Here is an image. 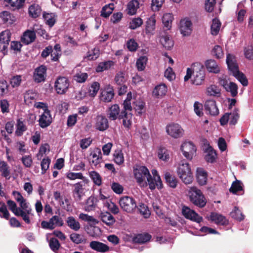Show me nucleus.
Returning a JSON list of instances; mask_svg holds the SVG:
<instances>
[{
  "label": "nucleus",
  "instance_id": "nucleus-11",
  "mask_svg": "<svg viewBox=\"0 0 253 253\" xmlns=\"http://www.w3.org/2000/svg\"><path fill=\"white\" fill-rule=\"evenodd\" d=\"M181 150L186 159L191 160L196 152V147L192 142H185L181 145Z\"/></svg>",
  "mask_w": 253,
  "mask_h": 253
},
{
  "label": "nucleus",
  "instance_id": "nucleus-4",
  "mask_svg": "<svg viewBox=\"0 0 253 253\" xmlns=\"http://www.w3.org/2000/svg\"><path fill=\"white\" fill-rule=\"evenodd\" d=\"M189 200L195 206L202 208L205 207L207 200L201 190L195 186L190 187L188 191Z\"/></svg>",
  "mask_w": 253,
  "mask_h": 253
},
{
  "label": "nucleus",
  "instance_id": "nucleus-23",
  "mask_svg": "<svg viewBox=\"0 0 253 253\" xmlns=\"http://www.w3.org/2000/svg\"><path fill=\"white\" fill-rule=\"evenodd\" d=\"M89 246L93 250L100 253H105L109 250V247L107 245L98 241H91Z\"/></svg>",
  "mask_w": 253,
  "mask_h": 253
},
{
  "label": "nucleus",
  "instance_id": "nucleus-20",
  "mask_svg": "<svg viewBox=\"0 0 253 253\" xmlns=\"http://www.w3.org/2000/svg\"><path fill=\"white\" fill-rule=\"evenodd\" d=\"M196 179L198 183L200 185L203 186L206 185L207 183L208 179L207 172L203 168H197L196 171Z\"/></svg>",
  "mask_w": 253,
  "mask_h": 253
},
{
  "label": "nucleus",
  "instance_id": "nucleus-7",
  "mask_svg": "<svg viewBox=\"0 0 253 253\" xmlns=\"http://www.w3.org/2000/svg\"><path fill=\"white\" fill-rule=\"evenodd\" d=\"M119 204L121 209L128 213L133 212L137 207L134 199L127 196L121 197L119 200Z\"/></svg>",
  "mask_w": 253,
  "mask_h": 253
},
{
  "label": "nucleus",
  "instance_id": "nucleus-3",
  "mask_svg": "<svg viewBox=\"0 0 253 253\" xmlns=\"http://www.w3.org/2000/svg\"><path fill=\"white\" fill-rule=\"evenodd\" d=\"M226 63L229 70L233 75L244 85H248V80L246 76L239 70L238 65L235 57L232 54H228L226 57Z\"/></svg>",
  "mask_w": 253,
  "mask_h": 253
},
{
  "label": "nucleus",
  "instance_id": "nucleus-44",
  "mask_svg": "<svg viewBox=\"0 0 253 253\" xmlns=\"http://www.w3.org/2000/svg\"><path fill=\"white\" fill-rule=\"evenodd\" d=\"M114 8V4L113 3L105 5L101 10V16L105 18L108 17L112 13Z\"/></svg>",
  "mask_w": 253,
  "mask_h": 253
},
{
  "label": "nucleus",
  "instance_id": "nucleus-17",
  "mask_svg": "<svg viewBox=\"0 0 253 253\" xmlns=\"http://www.w3.org/2000/svg\"><path fill=\"white\" fill-rule=\"evenodd\" d=\"M210 219L217 225L225 226L229 223L228 220L224 216L216 212H211Z\"/></svg>",
  "mask_w": 253,
  "mask_h": 253
},
{
  "label": "nucleus",
  "instance_id": "nucleus-42",
  "mask_svg": "<svg viewBox=\"0 0 253 253\" xmlns=\"http://www.w3.org/2000/svg\"><path fill=\"white\" fill-rule=\"evenodd\" d=\"M114 65V62L112 61H107L100 63L96 68L97 72H102L110 69Z\"/></svg>",
  "mask_w": 253,
  "mask_h": 253
},
{
  "label": "nucleus",
  "instance_id": "nucleus-30",
  "mask_svg": "<svg viewBox=\"0 0 253 253\" xmlns=\"http://www.w3.org/2000/svg\"><path fill=\"white\" fill-rule=\"evenodd\" d=\"M173 19L172 14L169 13H165L162 18V23L166 30H170L171 27L172 22Z\"/></svg>",
  "mask_w": 253,
  "mask_h": 253
},
{
  "label": "nucleus",
  "instance_id": "nucleus-34",
  "mask_svg": "<svg viewBox=\"0 0 253 253\" xmlns=\"http://www.w3.org/2000/svg\"><path fill=\"white\" fill-rule=\"evenodd\" d=\"M160 42L167 49H170L173 45V42L170 37L167 34L161 36Z\"/></svg>",
  "mask_w": 253,
  "mask_h": 253
},
{
  "label": "nucleus",
  "instance_id": "nucleus-47",
  "mask_svg": "<svg viewBox=\"0 0 253 253\" xmlns=\"http://www.w3.org/2000/svg\"><path fill=\"white\" fill-rule=\"evenodd\" d=\"M84 182L80 181L75 184L74 186L75 189L74 192L77 195L78 200H81L82 199V194L84 191Z\"/></svg>",
  "mask_w": 253,
  "mask_h": 253
},
{
  "label": "nucleus",
  "instance_id": "nucleus-18",
  "mask_svg": "<svg viewBox=\"0 0 253 253\" xmlns=\"http://www.w3.org/2000/svg\"><path fill=\"white\" fill-rule=\"evenodd\" d=\"M205 66L209 73L218 74L220 71L219 65L213 59H208L205 61Z\"/></svg>",
  "mask_w": 253,
  "mask_h": 253
},
{
  "label": "nucleus",
  "instance_id": "nucleus-39",
  "mask_svg": "<svg viewBox=\"0 0 253 253\" xmlns=\"http://www.w3.org/2000/svg\"><path fill=\"white\" fill-rule=\"evenodd\" d=\"M0 171L1 173V176L6 178L7 179L10 178L9 167L4 161L0 162Z\"/></svg>",
  "mask_w": 253,
  "mask_h": 253
},
{
  "label": "nucleus",
  "instance_id": "nucleus-38",
  "mask_svg": "<svg viewBox=\"0 0 253 253\" xmlns=\"http://www.w3.org/2000/svg\"><path fill=\"white\" fill-rule=\"evenodd\" d=\"M70 240L76 244L81 243L85 244L86 242V239L84 236L77 233H73L70 235Z\"/></svg>",
  "mask_w": 253,
  "mask_h": 253
},
{
  "label": "nucleus",
  "instance_id": "nucleus-21",
  "mask_svg": "<svg viewBox=\"0 0 253 253\" xmlns=\"http://www.w3.org/2000/svg\"><path fill=\"white\" fill-rule=\"evenodd\" d=\"M108 115L109 118L113 121L116 120L117 119H124V118H120L119 116L121 115L120 109L118 104H114L112 105L108 111Z\"/></svg>",
  "mask_w": 253,
  "mask_h": 253
},
{
  "label": "nucleus",
  "instance_id": "nucleus-49",
  "mask_svg": "<svg viewBox=\"0 0 253 253\" xmlns=\"http://www.w3.org/2000/svg\"><path fill=\"white\" fill-rule=\"evenodd\" d=\"M230 114V122L229 123L231 125H235L240 118L239 113V109L235 108L232 112Z\"/></svg>",
  "mask_w": 253,
  "mask_h": 253
},
{
  "label": "nucleus",
  "instance_id": "nucleus-52",
  "mask_svg": "<svg viewBox=\"0 0 253 253\" xmlns=\"http://www.w3.org/2000/svg\"><path fill=\"white\" fill-rule=\"evenodd\" d=\"M167 92V87L164 84L156 86L154 89V95H165Z\"/></svg>",
  "mask_w": 253,
  "mask_h": 253
},
{
  "label": "nucleus",
  "instance_id": "nucleus-46",
  "mask_svg": "<svg viewBox=\"0 0 253 253\" xmlns=\"http://www.w3.org/2000/svg\"><path fill=\"white\" fill-rule=\"evenodd\" d=\"M230 216L233 218L240 221L244 219V215L237 207H235L234 210L230 212Z\"/></svg>",
  "mask_w": 253,
  "mask_h": 253
},
{
  "label": "nucleus",
  "instance_id": "nucleus-64",
  "mask_svg": "<svg viewBox=\"0 0 253 253\" xmlns=\"http://www.w3.org/2000/svg\"><path fill=\"white\" fill-rule=\"evenodd\" d=\"M99 53V50L98 48H94L88 52L86 57L88 60H95L98 58Z\"/></svg>",
  "mask_w": 253,
  "mask_h": 253
},
{
  "label": "nucleus",
  "instance_id": "nucleus-13",
  "mask_svg": "<svg viewBox=\"0 0 253 253\" xmlns=\"http://www.w3.org/2000/svg\"><path fill=\"white\" fill-rule=\"evenodd\" d=\"M52 119L50 111L49 110H45L43 113L40 116L39 120V124L42 128H46L49 126L52 123Z\"/></svg>",
  "mask_w": 253,
  "mask_h": 253
},
{
  "label": "nucleus",
  "instance_id": "nucleus-53",
  "mask_svg": "<svg viewBox=\"0 0 253 253\" xmlns=\"http://www.w3.org/2000/svg\"><path fill=\"white\" fill-rule=\"evenodd\" d=\"M114 161L119 165H121L124 162V154L121 150H117L114 154Z\"/></svg>",
  "mask_w": 253,
  "mask_h": 253
},
{
  "label": "nucleus",
  "instance_id": "nucleus-63",
  "mask_svg": "<svg viewBox=\"0 0 253 253\" xmlns=\"http://www.w3.org/2000/svg\"><path fill=\"white\" fill-rule=\"evenodd\" d=\"M79 218L84 221L92 222L94 224L98 223V221L96 219L87 214L81 213L79 215Z\"/></svg>",
  "mask_w": 253,
  "mask_h": 253
},
{
  "label": "nucleus",
  "instance_id": "nucleus-35",
  "mask_svg": "<svg viewBox=\"0 0 253 253\" xmlns=\"http://www.w3.org/2000/svg\"><path fill=\"white\" fill-rule=\"evenodd\" d=\"M92 156L93 160H92L91 163L94 166H96L102 161V153L100 149L96 148L90 154Z\"/></svg>",
  "mask_w": 253,
  "mask_h": 253
},
{
  "label": "nucleus",
  "instance_id": "nucleus-16",
  "mask_svg": "<svg viewBox=\"0 0 253 253\" xmlns=\"http://www.w3.org/2000/svg\"><path fill=\"white\" fill-rule=\"evenodd\" d=\"M10 32L8 30H5L0 34V51L5 50L10 42Z\"/></svg>",
  "mask_w": 253,
  "mask_h": 253
},
{
  "label": "nucleus",
  "instance_id": "nucleus-5",
  "mask_svg": "<svg viewBox=\"0 0 253 253\" xmlns=\"http://www.w3.org/2000/svg\"><path fill=\"white\" fill-rule=\"evenodd\" d=\"M131 100L132 96H127L123 104L124 109L121 112L119 116L120 118H125L123 120V124L126 127H129L131 124L132 114L126 112L127 111H131L133 108Z\"/></svg>",
  "mask_w": 253,
  "mask_h": 253
},
{
  "label": "nucleus",
  "instance_id": "nucleus-48",
  "mask_svg": "<svg viewBox=\"0 0 253 253\" xmlns=\"http://www.w3.org/2000/svg\"><path fill=\"white\" fill-rule=\"evenodd\" d=\"M4 1L8 3L14 10L22 7L25 2V0H4Z\"/></svg>",
  "mask_w": 253,
  "mask_h": 253
},
{
  "label": "nucleus",
  "instance_id": "nucleus-37",
  "mask_svg": "<svg viewBox=\"0 0 253 253\" xmlns=\"http://www.w3.org/2000/svg\"><path fill=\"white\" fill-rule=\"evenodd\" d=\"M56 15L53 13H44L43 17L44 19L45 23L50 27H52L56 22Z\"/></svg>",
  "mask_w": 253,
  "mask_h": 253
},
{
  "label": "nucleus",
  "instance_id": "nucleus-33",
  "mask_svg": "<svg viewBox=\"0 0 253 253\" xmlns=\"http://www.w3.org/2000/svg\"><path fill=\"white\" fill-rule=\"evenodd\" d=\"M165 179L167 184L170 187L174 188L177 185V180L175 176L170 174L169 172L165 173Z\"/></svg>",
  "mask_w": 253,
  "mask_h": 253
},
{
  "label": "nucleus",
  "instance_id": "nucleus-22",
  "mask_svg": "<svg viewBox=\"0 0 253 253\" xmlns=\"http://www.w3.org/2000/svg\"><path fill=\"white\" fill-rule=\"evenodd\" d=\"M46 71V67L43 65L36 68L34 75L35 81L38 83L43 81L45 79Z\"/></svg>",
  "mask_w": 253,
  "mask_h": 253
},
{
  "label": "nucleus",
  "instance_id": "nucleus-60",
  "mask_svg": "<svg viewBox=\"0 0 253 253\" xmlns=\"http://www.w3.org/2000/svg\"><path fill=\"white\" fill-rule=\"evenodd\" d=\"M209 95H216L220 93V89L215 85H211L207 88Z\"/></svg>",
  "mask_w": 253,
  "mask_h": 253
},
{
  "label": "nucleus",
  "instance_id": "nucleus-55",
  "mask_svg": "<svg viewBox=\"0 0 253 253\" xmlns=\"http://www.w3.org/2000/svg\"><path fill=\"white\" fill-rule=\"evenodd\" d=\"M212 54L217 58H220L223 56V52L221 46L215 45L211 51Z\"/></svg>",
  "mask_w": 253,
  "mask_h": 253
},
{
  "label": "nucleus",
  "instance_id": "nucleus-41",
  "mask_svg": "<svg viewBox=\"0 0 253 253\" xmlns=\"http://www.w3.org/2000/svg\"><path fill=\"white\" fill-rule=\"evenodd\" d=\"M89 175L94 184L97 186L102 184V177L98 172L94 170L91 171L89 172Z\"/></svg>",
  "mask_w": 253,
  "mask_h": 253
},
{
  "label": "nucleus",
  "instance_id": "nucleus-1",
  "mask_svg": "<svg viewBox=\"0 0 253 253\" xmlns=\"http://www.w3.org/2000/svg\"><path fill=\"white\" fill-rule=\"evenodd\" d=\"M133 173L137 182L140 186L147 185V183L145 181V178H147L149 188L151 190L155 189L152 176L150 174L148 169L145 166H136L134 168Z\"/></svg>",
  "mask_w": 253,
  "mask_h": 253
},
{
  "label": "nucleus",
  "instance_id": "nucleus-9",
  "mask_svg": "<svg viewBox=\"0 0 253 253\" xmlns=\"http://www.w3.org/2000/svg\"><path fill=\"white\" fill-rule=\"evenodd\" d=\"M182 215L188 219L200 223L203 221V217L188 207L183 206L182 208Z\"/></svg>",
  "mask_w": 253,
  "mask_h": 253
},
{
  "label": "nucleus",
  "instance_id": "nucleus-56",
  "mask_svg": "<svg viewBox=\"0 0 253 253\" xmlns=\"http://www.w3.org/2000/svg\"><path fill=\"white\" fill-rule=\"evenodd\" d=\"M158 157L159 159L166 161L169 158L167 149L163 147L160 146L158 149Z\"/></svg>",
  "mask_w": 253,
  "mask_h": 253
},
{
  "label": "nucleus",
  "instance_id": "nucleus-62",
  "mask_svg": "<svg viewBox=\"0 0 253 253\" xmlns=\"http://www.w3.org/2000/svg\"><path fill=\"white\" fill-rule=\"evenodd\" d=\"M143 23V21L140 18L133 19L129 24V28L131 29H135L140 27Z\"/></svg>",
  "mask_w": 253,
  "mask_h": 253
},
{
  "label": "nucleus",
  "instance_id": "nucleus-12",
  "mask_svg": "<svg viewBox=\"0 0 253 253\" xmlns=\"http://www.w3.org/2000/svg\"><path fill=\"white\" fill-rule=\"evenodd\" d=\"M68 86V81L65 77H59L55 83V89L58 94H63L65 93Z\"/></svg>",
  "mask_w": 253,
  "mask_h": 253
},
{
  "label": "nucleus",
  "instance_id": "nucleus-50",
  "mask_svg": "<svg viewBox=\"0 0 253 253\" xmlns=\"http://www.w3.org/2000/svg\"><path fill=\"white\" fill-rule=\"evenodd\" d=\"M49 246L53 252L56 253L59 250L61 245L56 238H51L49 241Z\"/></svg>",
  "mask_w": 253,
  "mask_h": 253
},
{
  "label": "nucleus",
  "instance_id": "nucleus-57",
  "mask_svg": "<svg viewBox=\"0 0 253 253\" xmlns=\"http://www.w3.org/2000/svg\"><path fill=\"white\" fill-rule=\"evenodd\" d=\"M7 204L9 210L16 215H18V212L20 211L21 209L17 207L16 204L11 200L7 201Z\"/></svg>",
  "mask_w": 253,
  "mask_h": 253
},
{
  "label": "nucleus",
  "instance_id": "nucleus-28",
  "mask_svg": "<svg viewBox=\"0 0 253 253\" xmlns=\"http://www.w3.org/2000/svg\"><path fill=\"white\" fill-rule=\"evenodd\" d=\"M36 39V34L34 31L27 30L25 32L21 38L23 43L28 44L33 42Z\"/></svg>",
  "mask_w": 253,
  "mask_h": 253
},
{
  "label": "nucleus",
  "instance_id": "nucleus-40",
  "mask_svg": "<svg viewBox=\"0 0 253 253\" xmlns=\"http://www.w3.org/2000/svg\"><path fill=\"white\" fill-rule=\"evenodd\" d=\"M41 8L37 4H33L29 7V13L33 18L39 16L41 15Z\"/></svg>",
  "mask_w": 253,
  "mask_h": 253
},
{
  "label": "nucleus",
  "instance_id": "nucleus-26",
  "mask_svg": "<svg viewBox=\"0 0 253 253\" xmlns=\"http://www.w3.org/2000/svg\"><path fill=\"white\" fill-rule=\"evenodd\" d=\"M229 191L234 194L243 195L244 192L241 181L236 180L233 182Z\"/></svg>",
  "mask_w": 253,
  "mask_h": 253
},
{
  "label": "nucleus",
  "instance_id": "nucleus-31",
  "mask_svg": "<svg viewBox=\"0 0 253 253\" xmlns=\"http://www.w3.org/2000/svg\"><path fill=\"white\" fill-rule=\"evenodd\" d=\"M156 19L155 15H152L146 22L145 28L146 33L153 34L155 29Z\"/></svg>",
  "mask_w": 253,
  "mask_h": 253
},
{
  "label": "nucleus",
  "instance_id": "nucleus-45",
  "mask_svg": "<svg viewBox=\"0 0 253 253\" xmlns=\"http://www.w3.org/2000/svg\"><path fill=\"white\" fill-rule=\"evenodd\" d=\"M221 27V23L217 19H214L212 20L211 25V34L212 35H217Z\"/></svg>",
  "mask_w": 253,
  "mask_h": 253
},
{
  "label": "nucleus",
  "instance_id": "nucleus-25",
  "mask_svg": "<svg viewBox=\"0 0 253 253\" xmlns=\"http://www.w3.org/2000/svg\"><path fill=\"white\" fill-rule=\"evenodd\" d=\"M205 152L207 153L205 157L206 161L208 163H213L217 158L216 152L210 145L205 149Z\"/></svg>",
  "mask_w": 253,
  "mask_h": 253
},
{
  "label": "nucleus",
  "instance_id": "nucleus-10",
  "mask_svg": "<svg viewBox=\"0 0 253 253\" xmlns=\"http://www.w3.org/2000/svg\"><path fill=\"white\" fill-rule=\"evenodd\" d=\"M179 29L183 36L190 35L192 31V23L190 19L187 17L182 19L179 22Z\"/></svg>",
  "mask_w": 253,
  "mask_h": 253
},
{
  "label": "nucleus",
  "instance_id": "nucleus-51",
  "mask_svg": "<svg viewBox=\"0 0 253 253\" xmlns=\"http://www.w3.org/2000/svg\"><path fill=\"white\" fill-rule=\"evenodd\" d=\"M147 62V58L146 56H141L136 61V67L138 71H141L144 70Z\"/></svg>",
  "mask_w": 253,
  "mask_h": 253
},
{
  "label": "nucleus",
  "instance_id": "nucleus-19",
  "mask_svg": "<svg viewBox=\"0 0 253 253\" xmlns=\"http://www.w3.org/2000/svg\"><path fill=\"white\" fill-rule=\"evenodd\" d=\"M205 109L211 116H216L219 114L216 102L213 100H207L205 104Z\"/></svg>",
  "mask_w": 253,
  "mask_h": 253
},
{
  "label": "nucleus",
  "instance_id": "nucleus-32",
  "mask_svg": "<svg viewBox=\"0 0 253 253\" xmlns=\"http://www.w3.org/2000/svg\"><path fill=\"white\" fill-rule=\"evenodd\" d=\"M151 237V235L147 233L139 234L133 238V241L136 243L144 244L149 241Z\"/></svg>",
  "mask_w": 253,
  "mask_h": 253
},
{
  "label": "nucleus",
  "instance_id": "nucleus-27",
  "mask_svg": "<svg viewBox=\"0 0 253 253\" xmlns=\"http://www.w3.org/2000/svg\"><path fill=\"white\" fill-rule=\"evenodd\" d=\"M99 218L103 223L108 226L112 225L116 221L114 216L109 212H101Z\"/></svg>",
  "mask_w": 253,
  "mask_h": 253
},
{
  "label": "nucleus",
  "instance_id": "nucleus-58",
  "mask_svg": "<svg viewBox=\"0 0 253 253\" xmlns=\"http://www.w3.org/2000/svg\"><path fill=\"white\" fill-rule=\"evenodd\" d=\"M138 210L144 216L145 218H148L150 215V212L147 206L144 204L139 205Z\"/></svg>",
  "mask_w": 253,
  "mask_h": 253
},
{
  "label": "nucleus",
  "instance_id": "nucleus-36",
  "mask_svg": "<svg viewBox=\"0 0 253 253\" xmlns=\"http://www.w3.org/2000/svg\"><path fill=\"white\" fill-rule=\"evenodd\" d=\"M67 225L72 230L77 231L81 228V225L74 217L69 216L66 219Z\"/></svg>",
  "mask_w": 253,
  "mask_h": 253
},
{
  "label": "nucleus",
  "instance_id": "nucleus-14",
  "mask_svg": "<svg viewBox=\"0 0 253 253\" xmlns=\"http://www.w3.org/2000/svg\"><path fill=\"white\" fill-rule=\"evenodd\" d=\"M219 79L220 84L224 87L227 91L230 92L232 95H237L238 87L235 84L232 82L227 84L226 77L224 75L220 77Z\"/></svg>",
  "mask_w": 253,
  "mask_h": 253
},
{
  "label": "nucleus",
  "instance_id": "nucleus-59",
  "mask_svg": "<svg viewBox=\"0 0 253 253\" xmlns=\"http://www.w3.org/2000/svg\"><path fill=\"white\" fill-rule=\"evenodd\" d=\"M27 129L26 126L23 124V122L18 120L17 125V129L16 130V134L17 136H21L23 132Z\"/></svg>",
  "mask_w": 253,
  "mask_h": 253
},
{
  "label": "nucleus",
  "instance_id": "nucleus-61",
  "mask_svg": "<svg viewBox=\"0 0 253 253\" xmlns=\"http://www.w3.org/2000/svg\"><path fill=\"white\" fill-rule=\"evenodd\" d=\"M164 0H152L151 3V8L154 11H159L162 7Z\"/></svg>",
  "mask_w": 253,
  "mask_h": 253
},
{
  "label": "nucleus",
  "instance_id": "nucleus-54",
  "mask_svg": "<svg viewBox=\"0 0 253 253\" xmlns=\"http://www.w3.org/2000/svg\"><path fill=\"white\" fill-rule=\"evenodd\" d=\"M32 210H27V211H24L22 210H20V211L18 212V215H16L17 216H21L22 217L23 220L27 223L30 224L31 222L29 214H31Z\"/></svg>",
  "mask_w": 253,
  "mask_h": 253
},
{
  "label": "nucleus",
  "instance_id": "nucleus-15",
  "mask_svg": "<svg viewBox=\"0 0 253 253\" xmlns=\"http://www.w3.org/2000/svg\"><path fill=\"white\" fill-rule=\"evenodd\" d=\"M95 127L99 131H104L109 127V123L107 119L102 115H98L95 119Z\"/></svg>",
  "mask_w": 253,
  "mask_h": 253
},
{
  "label": "nucleus",
  "instance_id": "nucleus-43",
  "mask_svg": "<svg viewBox=\"0 0 253 253\" xmlns=\"http://www.w3.org/2000/svg\"><path fill=\"white\" fill-rule=\"evenodd\" d=\"M152 173L153 175L152 178L153 179V183L155 185V189L156 188V187H157L158 189H161L163 187V183L160 176L158 174L157 171L155 169H153L152 170Z\"/></svg>",
  "mask_w": 253,
  "mask_h": 253
},
{
  "label": "nucleus",
  "instance_id": "nucleus-29",
  "mask_svg": "<svg viewBox=\"0 0 253 253\" xmlns=\"http://www.w3.org/2000/svg\"><path fill=\"white\" fill-rule=\"evenodd\" d=\"M139 7V2L137 0H132L127 4V13L130 15L136 14L137 9Z\"/></svg>",
  "mask_w": 253,
  "mask_h": 253
},
{
  "label": "nucleus",
  "instance_id": "nucleus-8",
  "mask_svg": "<svg viewBox=\"0 0 253 253\" xmlns=\"http://www.w3.org/2000/svg\"><path fill=\"white\" fill-rule=\"evenodd\" d=\"M168 135L174 138L182 137L184 134V130L178 124L172 123L168 124L166 127Z\"/></svg>",
  "mask_w": 253,
  "mask_h": 253
},
{
  "label": "nucleus",
  "instance_id": "nucleus-24",
  "mask_svg": "<svg viewBox=\"0 0 253 253\" xmlns=\"http://www.w3.org/2000/svg\"><path fill=\"white\" fill-rule=\"evenodd\" d=\"M132 104L133 108L139 115H141L143 111H145V103L140 98L137 99L133 98Z\"/></svg>",
  "mask_w": 253,
  "mask_h": 253
},
{
  "label": "nucleus",
  "instance_id": "nucleus-2",
  "mask_svg": "<svg viewBox=\"0 0 253 253\" xmlns=\"http://www.w3.org/2000/svg\"><path fill=\"white\" fill-rule=\"evenodd\" d=\"M205 71L203 66L200 63H196L192 70L190 68H187L186 75L184 77V81H187L192 77L191 82L193 84L201 85L205 79Z\"/></svg>",
  "mask_w": 253,
  "mask_h": 253
},
{
  "label": "nucleus",
  "instance_id": "nucleus-6",
  "mask_svg": "<svg viewBox=\"0 0 253 253\" xmlns=\"http://www.w3.org/2000/svg\"><path fill=\"white\" fill-rule=\"evenodd\" d=\"M177 171L179 177L184 183L185 184L192 183L193 176L188 163L182 161L179 165Z\"/></svg>",
  "mask_w": 253,
  "mask_h": 253
}]
</instances>
